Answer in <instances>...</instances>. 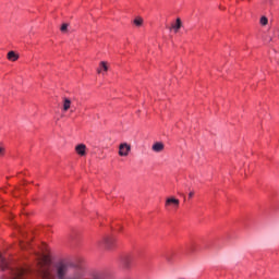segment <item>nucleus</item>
Segmentation results:
<instances>
[{
  "label": "nucleus",
  "instance_id": "nucleus-1",
  "mask_svg": "<svg viewBox=\"0 0 279 279\" xmlns=\"http://www.w3.org/2000/svg\"><path fill=\"white\" fill-rule=\"evenodd\" d=\"M51 260L47 255H39L37 259L39 279H84L82 268L72 260L61 259L47 267Z\"/></svg>",
  "mask_w": 279,
  "mask_h": 279
},
{
  "label": "nucleus",
  "instance_id": "nucleus-2",
  "mask_svg": "<svg viewBox=\"0 0 279 279\" xmlns=\"http://www.w3.org/2000/svg\"><path fill=\"white\" fill-rule=\"evenodd\" d=\"M27 274H29V269L16 268L13 270L12 279H26Z\"/></svg>",
  "mask_w": 279,
  "mask_h": 279
},
{
  "label": "nucleus",
  "instance_id": "nucleus-3",
  "mask_svg": "<svg viewBox=\"0 0 279 279\" xmlns=\"http://www.w3.org/2000/svg\"><path fill=\"white\" fill-rule=\"evenodd\" d=\"M132 147L128 143H122L119 146V156L125 157L129 156Z\"/></svg>",
  "mask_w": 279,
  "mask_h": 279
},
{
  "label": "nucleus",
  "instance_id": "nucleus-4",
  "mask_svg": "<svg viewBox=\"0 0 279 279\" xmlns=\"http://www.w3.org/2000/svg\"><path fill=\"white\" fill-rule=\"evenodd\" d=\"M117 240L112 236H107L104 239L102 244L106 250H112V247L116 245Z\"/></svg>",
  "mask_w": 279,
  "mask_h": 279
},
{
  "label": "nucleus",
  "instance_id": "nucleus-5",
  "mask_svg": "<svg viewBox=\"0 0 279 279\" xmlns=\"http://www.w3.org/2000/svg\"><path fill=\"white\" fill-rule=\"evenodd\" d=\"M168 206H173V208H180V199L175 198V197H170L166 199V208H168Z\"/></svg>",
  "mask_w": 279,
  "mask_h": 279
},
{
  "label": "nucleus",
  "instance_id": "nucleus-6",
  "mask_svg": "<svg viewBox=\"0 0 279 279\" xmlns=\"http://www.w3.org/2000/svg\"><path fill=\"white\" fill-rule=\"evenodd\" d=\"M151 149L155 151V154H160L161 151H165V144L162 142H156L151 146Z\"/></svg>",
  "mask_w": 279,
  "mask_h": 279
},
{
  "label": "nucleus",
  "instance_id": "nucleus-7",
  "mask_svg": "<svg viewBox=\"0 0 279 279\" xmlns=\"http://www.w3.org/2000/svg\"><path fill=\"white\" fill-rule=\"evenodd\" d=\"M75 151L76 154H78V156H86V145L84 144H80L75 147Z\"/></svg>",
  "mask_w": 279,
  "mask_h": 279
},
{
  "label": "nucleus",
  "instance_id": "nucleus-8",
  "mask_svg": "<svg viewBox=\"0 0 279 279\" xmlns=\"http://www.w3.org/2000/svg\"><path fill=\"white\" fill-rule=\"evenodd\" d=\"M8 60H10L11 62H16V60H19V54L14 51H10L8 53Z\"/></svg>",
  "mask_w": 279,
  "mask_h": 279
},
{
  "label": "nucleus",
  "instance_id": "nucleus-9",
  "mask_svg": "<svg viewBox=\"0 0 279 279\" xmlns=\"http://www.w3.org/2000/svg\"><path fill=\"white\" fill-rule=\"evenodd\" d=\"M70 108H71V99L63 98V112L69 111Z\"/></svg>",
  "mask_w": 279,
  "mask_h": 279
},
{
  "label": "nucleus",
  "instance_id": "nucleus-10",
  "mask_svg": "<svg viewBox=\"0 0 279 279\" xmlns=\"http://www.w3.org/2000/svg\"><path fill=\"white\" fill-rule=\"evenodd\" d=\"M181 27H182V20L177 19L175 24L172 25V29H174L175 34H178Z\"/></svg>",
  "mask_w": 279,
  "mask_h": 279
},
{
  "label": "nucleus",
  "instance_id": "nucleus-11",
  "mask_svg": "<svg viewBox=\"0 0 279 279\" xmlns=\"http://www.w3.org/2000/svg\"><path fill=\"white\" fill-rule=\"evenodd\" d=\"M0 269H8V262L0 255Z\"/></svg>",
  "mask_w": 279,
  "mask_h": 279
},
{
  "label": "nucleus",
  "instance_id": "nucleus-12",
  "mask_svg": "<svg viewBox=\"0 0 279 279\" xmlns=\"http://www.w3.org/2000/svg\"><path fill=\"white\" fill-rule=\"evenodd\" d=\"M267 23H269V20L267 19V16H262L260 17V25H267Z\"/></svg>",
  "mask_w": 279,
  "mask_h": 279
},
{
  "label": "nucleus",
  "instance_id": "nucleus-13",
  "mask_svg": "<svg viewBox=\"0 0 279 279\" xmlns=\"http://www.w3.org/2000/svg\"><path fill=\"white\" fill-rule=\"evenodd\" d=\"M100 69L104 71H108V64L105 61L100 62Z\"/></svg>",
  "mask_w": 279,
  "mask_h": 279
},
{
  "label": "nucleus",
  "instance_id": "nucleus-14",
  "mask_svg": "<svg viewBox=\"0 0 279 279\" xmlns=\"http://www.w3.org/2000/svg\"><path fill=\"white\" fill-rule=\"evenodd\" d=\"M66 29H69V24H62L60 31L64 33Z\"/></svg>",
  "mask_w": 279,
  "mask_h": 279
},
{
  "label": "nucleus",
  "instance_id": "nucleus-15",
  "mask_svg": "<svg viewBox=\"0 0 279 279\" xmlns=\"http://www.w3.org/2000/svg\"><path fill=\"white\" fill-rule=\"evenodd\" d=\"M134 25H136L137 27H141V19H135L134 20Z\"/></svg>",
  "mask_w": 279,
  "mask_h": 279
},
{
  "label": "nucleus",
  "instance_id": "nucleus-16",
  "mask_svg": "<svg viewBox=\"0 0 279 279\" xmlns=\"http://www.w3.org/2000/svg\"><path fill=\"white\" fill-rule=\"evenodd\" d=\"M4 153H5V148L0 145V156H3Z\"/></svg>",
  "mask_w": 279,
  "mask_h": 279
},
{
  "label": "nucleus",
  "instance_id": "nucleus-17",
  "mask_svg": "<svg viewBox=\"0 0 279 279\" xmlns=\"http://www.w3.org/2000/svg\"><path fill=\"white\" fill-rule=\"evenodd\" d=\"M194 195H195V192H190V193H189L190 199L193 198Z\"/></svg>",
  "mask_w": 279,
  "mask_h": 279
},
{
  "label": "nucleus",
  "instance_id": "nucleus-18",
  "mask_svg": "<svg viewBox=\"0 0 279 279\" xmlns=\"http://www.w3.org/2000/svg\"><path fill=\"white\" fill-rule=\"evenodd\" d=\"M167 260H168V263H171V259L169 257H167Z\"/></svg>",
  "mask_w": 279,
  "mask_h": 279
},
{
  "label": "nucleus",
  "instance_id": "nucleus-19",
  "mask_svg": "<svg viewBox=\"0 0 279 279\" xmlns=\"http://www.w3.org/2000/svg\"><path fill=\"white\" fill-rule=\"evenodd\" d=\"M97 72H98V73H101V69H98Z\"/></svg>",
  "mask_w": 279,
  "mask_h": 279
},
{
  "label": "nucleus",
  "instance_id": "nucleus-20",
  "mask_svg": "<svg viewBox=\"0 0 279 279\" xmlns=\"http://www.w3.org/2000/svg\"><path fill=\"white\" fill-rule=\"evenodd\" d=\"M22 250H25V246H24V245H22Z\"/></svg>",
  "mask_w": 279,
  "mask_h": 279
}]
</instances>
